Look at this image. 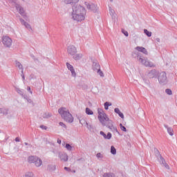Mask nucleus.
Returning a JSON list of instances; mask_svg holds the SVG:
<instances>
[{"instance_id": "f257e3e1", "label": "nucleus", "mask_w": 177, "mask_h": 177, "mask_svg": "<svg viewBox=\"0 0 177 177\" xmlns=\"http://www.w3.org/2000/svg\"><path fill=\"white\" fill-rule=\"evenodd\" d=\"M58 113L60 114L62 118L66 122H69L71 124V122H73L74 121V118L73 117V115L70 113V111L67 110V109L64 107L59 108L58 109Z\"/></svg>"}, {"instance_id": "f03ea898", "label": "nucleus", "mask_w": 177, "mask_h": 177, "mask_svg": "<svg viewBox=\"0 0 177 177\" xmlns=\"http://www.w3.org/2000/svg\"><path fill=\"white\" fill-rule=\"evenodd\" d=\"M86 13H78V12H72V18L73 20L76 21H82V20H85V15Z\"/></svg>"}, {"instance_id": "7ed1b4c3", "label": "nucleus", "mask_w": 177, "mask_h": 177, "mask_svg": "<svg viewBox=\"0 0 177 177\" xmlns=\"http://www.w3.org/2000/svg\"><path fill=\"white\" fill-rule=\"evenodd\" d=\"M72 13H86V10L84 6L77 4L73 6Z\"/></svg>"}, {"instance_id": "20e7f679", "label": "nucleus", "mask_w": 177, "mask_h": 177, "mask_svg": "<svg viewBox=\"0 0 177 177\" xmlns=\"http://www.w3.org/2000/svg\"><path fill=\"white\" fill-rule=\"evenodd\" d=\"M158 80L160 84H163L164 85H165V84L168 82V80L167 78V73L165 72L160 73L158 77Z\"/></svg>"}, {"instance_id": "39448f33", "label": "nucleus", "mask_w": 177, "mask_h": 177, "mask_svg": "<svg viewBox=\"0 0 177 177\" xmlns=\"http://www.w3.org/2000/svg\"><path fill=\"white\" fill-rule=\"evenodd\" d=\"M84 4L86 5L88 10H92V12H94V13H96V12H97V10L99 9V7H97V6L95 5L94 3L86 1Z\"/></svg>"}, {"instance_id": "423d86ee", "label": "nucleus", "mask_w": 177, "mask_h": 177, "mask_svg": "<svg viewBox=\"0 0 177 177\" xmlns=\"http://www.w3.org/2000/svg\"><path fill=\"white\" fill-rule=\"evenodd\" d=\"M2 42L4 46H6V48H10V46H12V39L8 36L3 37Z\"/></svg>"}, {"instance_id": "0eeeda50", "label": "nucleus", "mask_w": 177, "mask_h": 177, "mask_svg": "<svg viewBox=\"0 0 177 177\" xmlns=\"http://www.w3.org/2000/svg\"><path fill=\"white\" fill-rule=\"evenodd\" d=\"M135 55H136L135 57H137V59H138V62H139L140 63H142V64H144V66H145V67H148L149 63L150 62L149 60L145 59L143 58V57L139 56L138 54H135Z\"/></svg>"}, {"instance_id": "6e6552de", "label": "nucleus", "mask_w": 177, "mask_h": 177, "mask_svg": "<svg viewBox=\"0 0 177 177\" xmlns=\"http://www.w3.org/2000/svg\"><path fill=\"white\" fill-rule=\"evenodd\" d=\"M158 75V72L156 69H153L150 71L147 74V77L150 80H151L152 78H157Z\"/></svg>"}, {"instance_id": "1a4fd4ad", "label": "nucleus", "mask_w": 177, "mask_h": 177, "mask_svg": "<svg viewBox=\"0 0 177 177\" xmlns=\"http://www.w3.org/2000/svg\"><path fill=\"white\" fill-rule=\"evenodd\" d=\"M67 52L68 55H71V56H74V55L77 53V48L74 46H68Z\"/></svg>"}, {"instance_id": "9d476101", "label": "nucleus", "mask_w": 177, "mask_h": 177, "mask_svg": "<svg viewBox=\"0 0 177 177\" xmlns=\"http://www.w3.org/2000/svg\"><path fill=\"white\" fill-rule=\"evenodd\" d=\"M59 157L61 161H63L64 162H67V161H68V155H67L65 152H59Z\"/></svg>"}, {"instance_id": "9b49d317", "label": "nucleus", "mask_w": 177, "mask_h": 177, "mask_svg": "<svg viewBox=\"0 0 177 177\" xmlns=\"http://www.w3.org/2000/svg\"><path fill=\"white\" fill-rule=\"evenodd\" d=\"M66 67L68 70H70L72 77H76L77 73H75V71L74 70V66L73 65L70 64V63L66 62Z\"/></svg>"}, {"instance_id": "f8f14e48", "label": "nucleus", "mask_w": 177, "mask_h": 177, "mask_svg": "<svg viewBox=\"0 0 177 177\" xmlns=\"http://www.w3.org/2000/svg\"><path fill=\"white\" fill-rule=\"evenodd\" d=\"M98 120L100 121L101 124H103L104 122H106V121H109L110 119L107 117V114L104 113L101 115V118H98Z\"/></svg>"}, {"instance_id": "ddd939ff", "label": "nucleus", "mask_w": 177, "mask_h": 177, "mask_svg": "<svg viewBox=\"0 0 177 177\" xmlns=\"http://www.w3.org/2000/svg\"><path fill=\"white\" fill-rule=\"evenodd\" d=\"M100 135H101L102 136H103V138H104V139H108V140L111 139V138H112V136H113V135L111 134V133L109 132V133H107V135H106V134L104 133V131H102L100 132Z\"/></svg>"}, {"instance_id": "4468645a", "label": "nucleus", "mask_w": 177, "mask_h": 177, "mask_svg": "<svg viewBox=\"0 0 177 177\" xmlns=\"http://www.w3.org/2000/svg\"><path fill=\"white\" fill-rule=\"evenodd\" d=\"M102 125L103 127H106V128H111V126L113 125V120L109 119V120H106L102 123Z\"/></svg>"}, {"instance_id": "2eb2a0df", "label": "nucleus", "mask_w": 177, "mask_h": 177, "mask_svg": "<svg viewBox=\"0 0 177 177\" xmlns=\"http://www.w3.org/2000/svg\"><path fill=\"white\" fill-rule=\"evenodd\" d=\"M164 127L167 130L169 135H170V136H174V129L172 127H169L167 124H164Z\"/></svg>"}, {"instance_id": "dca6fc26", "label": "nucleus", "mask_w": 177, "mask_h": 177, "mask_svg": "<svg viewBox=\"0 0 177 177\" xmlns=\"http://www.w3.org/2000/svg\"><path fill=\"white\" fill-rule=\"evenodd\" d=\"M38 158L37 156H29L28 158V162H30V164H34L35 162V160Z\"/></svg>"}, {"instance_id": "f3484780", "label": "nucleus", "mask_w": 177, "mask_h": 177, "mask_svg": "<svg viewBox=\"0 0 177 177\" xmlns=\"http://www.w3.org/2000/svg\"><path fill=\"white\" fill-rule=\"evenodd\" d=\"M136 49L138 50V52H142L145 55H147V50L144 47L137 46Z\"/></svg>"}, {"instance_id": "a211bd4d", "label": "nucleus", "mask_w": 177, "mask_h": 177, "mask_svg": "<svg viewBox=\"0 0 177 177\" xmlns=\"http://www.w3.org/2000/svg\"><path fill=\"white\" fill-rule=\"evenodd\" d=\"M100 69V64L97 62L93 63V71H98Z\"/></svg>"}, {"instance_id": "6ab92c4d", "label": "nucleus", "mask_w": 177, "mask_h": 177, "mask_svg": "<svg viewBox=\"0 0 177 177\" xmlns=\"http://www.w3.org/2000/svg\"><path fill=\"white\" fill-rule=\"evenodd\" d=\"M9 113V109L6 108H0V114H3V115H8Z\"/></svg>"}, {"instance_id": "aec40b11", "label": "nucleus", "mask_w": 177, "mask_h": 177, "mask_svg": "<svg viewBox=\"0 0 177 177\" xmlns=\"http://www.w3.org/2000/svg\"><path fill=\"white\" fill-rule=\"evenodd\" d=\"M34 164L36 167H41L42 165V160L39 158H37Z\"/></svg>"}, {"instance_id": "412c9836", "label": "nucleus", "mask_w": 177, "mask_h": 177, "mask_svg": "<svg viewBox=\"0 0 177 177\" xmlns=\"http://www.w3.org/2000/svg\"><path fill=\"white\" fill-rule=\"evenodd\" d=\"M114 111H115V113H116V114H118V115H119V117H120V118H124V113H122V112L120 111V109L115 108Z\"/></svg>"}, {"instance_id": "4be33fe9", "label": "nucleus", "mask_w": 177, "mask_h": 177, "mask_svg": "<svg viewBox=\"0 0 177 177\" xmlns=\"http://www.w3.org/2000/svg\"><path fill=\"white\" fill-rule=\"evenodd\" d=\"M157 160L159 164H160V165H163L165 163V159L162 157V156H159V158H157Z\"/></svg>"}, {"instance_id": "5701e85b", "label": "nucleus", "mask_w": 177, "mask_h": 177, "mask_svg": "<svg viewBox=\"0 0 177 177\" xmlns=\"http://www.w3.org/2000/svg\"><path fill=\"white\" fill-rule=\"evenodd\" d=\"M109 129H110L111 132H113V133H120V132H118V130L117 129V127H114V125L113 124Z\"/></svg>"}, {"instance_id": "b1692460", "label": "nucleus", "mask_w": 177, "mask_h": 177, "mask_svg": "<svg viewBox=\"0 0 177 177\" xmlns=\"http://www.w3.org/2000/svg\"><path fill=\"white\" fill-rule=\"evenodd\" d=\"M15 7L17 9V10H19L20 15H23V13H24V8H23V7L20 6V5L16 4Z\"/></svg>"}, {"instance_id": "393cba45", "label": "nucleus", "mask_w": 177, "mask_h": 177, "mask_svg": "<svg viewBox=\"0 0 177 177\" xmlns=\"http://www.w3.org/2000/svg\"><path fill=\"white\" fill-rule=\"evenodd\" d=\"M47 170L48 171H55L56 170V165H48L47 167Z\"/></svg>"}, {"instance_id": "a878e982", "label": "nucleus", "mask_w": 177, "mask_h": 177, "mask_svg": "<svg viewBox=\"0 0 177 177\" xmlns=\"http://www.w3.org/2000/svg\"><path fill=\"white\" fill-rule=\"evenodd\" d=\"M73 56L74 60H80L82 58V54H75Z\"/></svg>"}, {"instance_id": "bb28decb", "label": "nucleus", "mask_w": 177, "mask_h": 177, "mask_svg": "<svg viewBox=\"0 0 177 177\" xmlns=\"http://www.w3.org/2000/svg\"><path fill=\"white\" fill-rule=\"evenodd\" d=\"M15 66H16V67H19V70H22L21 73H23L24 69H23V65H21V63L16 61Z\"/></svg>"}, {"instance_id": "cd10ccee", "label": "nucleus", "mask_w": 177, "mask_h": 177, "mask_svg": "<svg viewBox=\"0 0 177 177\" xmlns=\"http://www.w3.org/2000/svg\"><path fill=\"white\" fill-rule=\"evenodd\" d=\"M154 153L157 158H158L159 157H161V153H160V151H158L157 148H154Z\"/></svg>"}, {"instance_id": "c85d7f7f", "label": "nucleus", "mask_w": 177, "mask_h": 177, "mask_svg": "<svg viewBox=\"0 0 177 177\" xmlns=\"http://www.w3.org/2000/svg\"><path fill=\"white\" fill-rule=\"evenodd\" d=\"M86 114L88 115H93V111L89 108H86Z\"/></svg>"}, {"instance_id": "c756f323", "label": "nucleus", "mask_w": 177, "mask_h": 177, "mask_svg": "<svg viewBox=\"0 0 177 177\" xmlns=\"http://www.w3.org/2000/svg\"><path fill=\"white\" fill-rule=\"evenodd\" d=\"M52 117V113H45L43 114V118H50Z\"/></svg>"}, {"instance_id": "7c9ffc66", "label": "nucleus", "mask_w": 177, "mask_h": 177, "mask_svg": "<svg viewBox=\"0 0 177 177\" xmlns=\"http://www.w3.org/2000/svg\"><path fill=\"white\" fill-rule=\"evenodd\" d=\"M111 154H113V155L117 154V149H115V147H114V146L111 147Z\"/></svg>"}, {"instance_id": "2f4dec72", "label": "nucleus", "mask_w": 177, "mask_h": 177, "mask_svg": "<svg viewBox=\"0 0 177 177\" xmlns=\"http://www.w3.org/2000/svg\"><path fill=\"white\" fill-rule=\"evenodd\" d=\"M65 147L66 150H68V151H71L73 150V147H71V145L68 143L66 144Z\"/></svg>"}, {"instance_id": "473e14b6", "label": "nucleus", "mask_w": 177, "mask_h": 177, "mask_svg": "<svg viewBox=\"0 0 177 177\" xmlns=\"http://www.w3.org/2000/svg\"><path fill=\"white\" fill-rule=\"evenodd\" d=\"M104 106L105 110H109V106H111V102H106L104 104Z\"/></svg>"}, {"instance_id": "72a5a7b5", "label": "nucleus", "mask_w": 177, "mask_h": 177, "mask_svg": "<svg viewBox=\"0 0 177 177\" xmlns=\"http://www.w3.org/2000/svg\"><path fill=\"white\" fill-rule=\"evenodd\" d=\"M144 32L147 35V37H151V32L149 31L147 29H145Z\"/></svg>"}, {"instance_id": "f704fd0d", "label": "nucleus", "mask_w": 177, "mask_h": 177, "mask_svg": "<svg viewBox=\"0 0 177 177\" xmlns=\"http://www.w3.org/2000/svg\"><path fill=\"white\" fill-rule=\"evenodd\" d=\"M98 111V118H102V115L104 113V112L103 111V110L102 109H98L97 110Z\"/></svg>"}, {"instance_id": "c9c22d12", "label": "nucleus", "mask_w": 177, "mask_h": 177, "mask_svg": "<svg viewBox=\"0 0 177 177\" xmlns=\"http://www.w3.org/2000/svg\"><path fill=\"white\" fill-rule=\"evenodd\" d=\"M80 124H81L82 125H88V122H86L85 119H82L80 120Z\"/></svg>"}, {"instance_id": "e433bc0d", "label": "nucleus", "mask_w": 177, "mask_h": 177, "mask_svg": "<svg viewBox=\"0 0 177 177\" xmlns=\"http://www.w3.org/2000/svg\"><path fill=\"white\" fill-rule=\"evenodd\" d=\"M103 177H114V174L111 173H105Z\"/></svg>"}, {"instance_id": "4c0bfd02", "label": "nucleus", "mask_w": 177, "mask_h": 177, "mask_svg": "<svg viewBox=\"0 0 177 177\" xmlns=\"http://www.w3.org/2000/svg\"><path fill=\"white\" fill-rule=\"evenodd\" d=\"M120 129L123 131V132H127V127L122 125V123L120 124Z\"/></svg>"}, {"instance_id": "58836bf2", "label": "nucleus", "mask_w": 177, "mask_h": 177, "mask_svg": "<svg viewBox=\"0 0 177 177\" xmlns=\"http://www.w3.org/2000/svg\"><path fill=\"white\" fill-rule=\"evenodd\" d=\"M17 93L21 95V96H23L24 95V92L23 91V90H21L20 88H17Z\"/></svg>"}, {"instance_id": "ea45409f", "label": "nucleus", "mask_w": 177, "mask_h": 177, "mask_svg": "<svg viewBox=\"0 0 177 177\" xmlns=\"http://www.w3.org/2000/svg\"><path fill=\"white\" fill-rule=\"evenodd\" d=\"M97 73L99 74V75H100V77H104V74L103 73V71L100 70V68L97 71Z\"/></svg>"}, {"instance_id": "a19ab883", "label": "nucleus", "mask_w": 177, "mask_h": 177, "mask_svg": "<svg viewBox=\"0 0 177 177\" xmlns=\"http://www.w3.org/2000/svg\"><path fill=\"white\" fill-rule=\"evenodd\" d=\"M33 176H34V174L31 172H28L25 174V177H33Z\"/></svg>"}, {"instance_id": "79ce46f5", "label": "nucleus", "mask_w": 177, "mask_h": 177, "mask_svg": "<svg viewBox=\"0 0 177 177\" xmlns=\"http://www.w3.org/2000/svg\"><path fill=\"white\" fill-rule=\"evenodd\" d=\"M165 92H166V93H167V95H172V90H171V89L167 88V89L165 90Z\"/></svg>"}, {"instance_id": "37998d69", "label": "nucleus", "mask_w": 177, "mask_h": 177, "mask_svg": "<svg viewBox=\"0 0 177 177\" xmlns=\"http://www.w3.org/2000/svg\"><path fill=\"white\" fill-rule=\"evenodd\" d=\"M109 12H110L111 16H114V12H115L114 10L111 8V6H109Z\"/></svg>"}, {"instance_id": "c03bdc74", "label": "nucleus", "mask_w": 177, "mask_h": 177, "mask_svg": "<svg viewBox=\"0 0 177 177\" xmlns=\"http://www.w3.org/2000/svg\"><path fill=\"white\" fill-rule=\"evenodd\" d=\"M122 34H124V35H125V37H128L129 35V34L128 33V32L127 30H122Z\"/></svg>"}, {"instance_id": "a18cd8bd", "label": "nucleus", "mask_w": 177, "mask_h": 177, "mask_svg": "<svg viewBox=\"0 0 177 177\" xmlns=\"http://www.w3.org/2000/svg\"><path fill=\"white\" fill-rule=\"evenodd\" d=\"M27 102H28V103H30V104H32V106H35L34 102H32V100L31 99L28 98V99H27Z\"/></svg>"}, {"instance_id": "49530a36", "label": "nucleus", "mask_w": 177, "mask_h": 177, "mask_svg": "<svg viewBox=\"0 0 177 177\" xmlns=\"http://www.w3.org/2000/svg\"><path fill=\"white\" fill-rule=\"evenodd\" d=\"M147 67H156V65H154V64H153V62H149Z\"/></svg>"}, {"instance_id": "de8ad7c7", "label": "nucleus", "mask_w": 177, "mask_h": 177, "mask_svg": "<svg viewBox=\"0 0 177 177\" xmlns=\"http://www.w3.org/2000/svg\"><path fill=\"white\" fill-rule=\"evenodd\" d=\"M96 157H97V158H103V155L101 154L100 153H97L96 154Z\"/></svg>"}, {"instance_id": "09e8293b", "label": "nucleus", "mask_w": 177, "mask_h": 177, "mask_svg": "<svg viewBox=\"0 0 177 177\" xmlns=\"http://www.w3.org/2000/svg\"><path fill=\"white\" fill-rule=\"evenodd\" d=\"M24 26H25L26 28H31V26L27 22H25V24Z\"/></svg>"}, {"instance_id": "8fccbe9b", "label": "nucleus", "mask_w": 177, "mask_h": 177, "mask_svg": "<svg viewBox=\"0 0 177 177\" xmlns=\"http://www.w3.org/2000/svg\"><path fill=\"white\" fill-rule=\"evenodd\" d=\"M163 167H165L166 169H169V165H168V164H167L166 162H165L164 165H162Z\"/></svg>"}, {"instance_id": "3c124183", "label": "nucleus", "mask_w": 177, "mask_h": 177, "mask_svg": "<svg viewBox=\"0 0 177 177\" xmlns=\"http://www.w3.org/2000/svg\"><path fill=\"white\" fill-rule=\"evenodd\" d=\"M64 2L66 4H71V3H73L72 0H65Z\"/></svg>"}, {"instance_id": "603ef678", "label": "nucleus", "mask_w": 177, "mask_h": 177, "mask_svg": "<svg viewBox=\"0 0 177 177\" xmlns=\"http://www.w3.org/2000/svg\"><path fill=\"white\" fill-rule=\"evenodd\" d=\"M59 125H60V127H62V128H66V124L62 122L59 123Z\"/></svg>"}, {"instance_id": "864d4df0", "label": "nucleus", "mask_w": 177, "mask_h": 177, "mask_svg": "<svg viewBox=\"0 0 177 177\" xmlns=\"http://www.w3.org/2000/svg\"><path fill=\"white\" fill-rule=\"evenodd\" d=\"M64 169L65 171H67L68 172H71V169H70L69 167H65Z\"/></svg>"}, {"instance_id": "5fc2aeb1", "label": "nucleus", "mask_w": 177, "mask_h": 177, "mask_svg": "<svg viewBox=\"0 0 177 177\" xmlns=\"http://www.w3.org/2000/svg\"><path fill=\"white\" fill-rule=\"evenodd\" d=\"M19 21L21 23V24H23L24 26V24H25V23H26V21H24V19H19Z\"/></svg>"}, {"instance_id": "6e6d98bb", "label": "nucleus", "mask_w": 177, "mask_h": 177, "mask_svg": "<svg viewBox=\"0 0 177 177\" xmlns=\"http://www.w3.org/2000/svg\"><path fill=\"white\" fill-rule=\"evenodd\" d=\"M86 127H87V129H89V131H91V130L92 129V125L88 124V123H87V124H86Z\"/></svg>"}, {"instance_id": "4d7b16f0", "label": "nucleus", "mask_w": 177, "mask_h": 177, "mask_svg": "<svg viewBox=\"0 0 177 177\" xmlns=\"http://www.w3.org/2000/svg\"><path fill=\"white\" fill-rule=\"evenodd\" d=\"M40 128L41 129H45V130H47L48 129V127L46 126H44V125H41L40 126Z\"/></svg>"}, {"instance_id": "13d9d810", "label": "nucleus", "mask_w": 177, "mask_h": 177, "mask_svg": "<svg viewBox=\"0 0 177 177\" xmlns=\"http://www.w3.org/2000/svg\"><path fill=\"white\" fill-rule=\"evenodd\" d=\"M27 91H28L29 92H30L31 94H32V91H31V87L28 86L27 87Z\"/></svg>"}, {"instance_id": "bf43d9fd", "label": "nucleus", "mask_w": 177, "mask_h": 177, "mask_svg": "<svg viewBox=\"0 0 177 177\" xmlns=\"http://www.w3.org/2000/svg\"><path fill=\"white\" fill-rule=\"evenodd\" d=\"M77 161H85V159H84V158H81L77 159Z\"/></svg>"}, {"instance_id": "052dcab7", "label": "nucleus", "mask_w": 177, "mask_h": 177, "mask_svg": "<svg viewBox=\"0 0 177 177\" xmlns=\"http://www.w3.org/2000/svg\"><path fill=\"white\" fill-rule=\"evenodd\" d=\"M80 0H72V3H77Z\"/></svg>"}, {"instance_id": "680f3d73", "label": "nucleus", "mask_w": 177, "mask_h": 177, "mask_svg": "<svg viewBox=\"0 0 177 177\" xmlns=\"http://www.w3.org/2000/svg\"><path fill=\"white\" fill-rule=\"evenodd\" d=\"M15 142H20V138H19V137H17L15 138Z\"/></svg>"}, {"instance_id": "e2e57ef3", "label": "nucleus", "mask_w": 177, "mask_h": 177, "mask_svg": "<svg viewBox=\"0 0 177 177\" xmlns=\"http://www.w3.org/2000/svg\"><path fill=\"white\" fill-rule=\"evenodd\" d=\"M57 143H58L59 145H61V144H62V140L57 139Z\"/></svg>"}, {"instance_id": "0e129e2a", "label": "nucleus", "mask_w": 177, "mask_h": 177, "mask_svg": "<svg viewBox=\"0 0 177 177\" xmlns=\"http://www.w3.org/2000/svg\"><path fill=\"white\" fill-rule=\"evenodd\" d=\"M34 62H35V63L39 62V61L38 60V58H35Z\"/></svg>"}, {"instance_id": "69168bd1", "label": "nucleus", "mask_w": 177, "mask_h": 177, "mask_svg": "<svg viewBox=\"0 0 177 177\" xmlns=\"http://www.w3.org/2000/svg\"><path fill=\"white\" fill-rule=\"evenodd\" d=\"M23 96V97L24 98V99H26V100H27V99H28V97H27V95H22Z\"/></svg>"}, {"instance_id": "338daca9", "label": "nucleus", "mask_w": 177, "mask_h": 177, "mask_svg": "<svg viewBox=\"0 0 177 177\" xmlns=\"http://www.w3.org/2000/svg\"><path fill=\"white\" fill-rule=\"evenodd\" d=\"M156 42H160V38H156Z\"/></svg>"}, {"instance_id": "774afa93", "label": "nucleus", "mask_w": 177, "mask_h": 177, "mask_svg": "<svg viewBox=\"0 0 177 177\" xmlns=\"http://www.w3.org/2000/svg\"><path fill=\"white\" fill-rule=\"evenodd\" d=\"M31 57H32V59L35 60V56H34V55H31Z\"/></svg>"}]
</instances>
